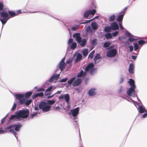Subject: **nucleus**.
I'll return each mask as SVG.
<instances>
[{
    "label": "nucleus",
    "instance_id": "obj_1",
    "mask_svg": "<svg viewBox=\"0 0 147 147\" xmlns=\"http://www.w3.org/2000/svg\"><path fill=\"white\" fill-rule=\"evenodd\" d=\"M8 13L6 11L3 10L1 12V16L2 18L0 19V21L2 24V27L9 18L17 15L13 11H9Z\"/></svg>",
    "mask_w": 147,
    "mask_h": 147
},
{
    "label": "nucleus",
    "instance_id": "obj_2",
    "mask_svg": "<svg viewBox=\"0 0 147 147\" xmlns=\"http://www.w3.org/2000/svg\"><path fill=\"white\" fill-rule=\"evenodd\" d=\"M29 111L27 110H20L15 113V115L11 116L10 118L9 121L15 118L19 119L20 118H26L29 115Z\"/></svg>",
    "mask_w": 147,
    "mask_h": 147
},
{
    "label": "nucleus",
    "instance_id": "obj_3",
    "mask_svg": "<svg viewBox=\"0 0 147 147\" xmlns=\"http://www.w3.org/2000/svg\"><path fill=\"white\" fill-rule=\"evenodd\" d=\"M94 65L92 63H89L85 68V71L82 70L79 74L78 75V77H81L85 76L87 72L89 71L90 74L93 75L96 72L97 70L96 68H93Z\"/></svg>",
    "mask_w": 147,
    "mask_h": 147
},
{
    "label": "nucleus",
    "instance_id": "obj_4",
    "mask_svg": "<svg viewBox=\"0 0 147 147\" xmlns=\"http://www.w3.org/2000/svg\"><path fill=\"white\" fill-rule=\"evenodd\" d=\"M15 96L19 100V103L20 105L25 104L26 105H28L32 102V100L31 99L26 100L25 98H24V95L23 94H16Z\"/></svg>",
    "mask_w": 147,
    "mask_h": 147
},
{
    "label": "nucleus",
    "instance_id": "obj_5",
    "mask_svg": "<svg viewBox=\"0 0 147 147\" xmlns=\"http://www.w3.org/2000/svg\"><path fill=\"white\" fill-rule=\"evenodd\" d=\"M136 88H133L132 87H130L127 91V94L128 96H122L123 98L126 99L129 102H131L132 101L130 100V99H132L130 98H129L128 97H135L137 96V94L135 93Z\"/></svg>",
    "mask_w": 147,
    "mask_h": 147
},
{
    "label": "nucleus",
    "instance_id": "obj_6",
    "mask_svg": "<svg viewBox=\"0 0 147 147\" xmlns=\"http://www.w3.org/2000/svg\"><path fill=\"white\" fill-rule=\"evenodd\" d=\"M21 126L22 125L20 124H14L11 125L8 127L7 129H9V132L13 134L17 140L18 137L16 136L17 134L14 129L16 131H19Z\"/></svg>",
    "mask_w": 147,
    "mask_h": 147
},
{
    "label": "nucleus",
    "instance_id": "obj_7",
    "mask_svg": "<svg viewBox=\"0 0 147 147\" xmlns=\"http://www.w3.org/2000/svg\"><path fill=\"white\" fill-rule=\"evenodd\" d=\"M74 38H75L76 41L80 43V45L82 47L84 46L86 44L87 41L85 39L82 40V38L80 36V34L79 33H76L73 36Z\"/></svg>",
    "mask_w": 147,
    "mask_h": 147
},
{
    "label": "nucleus",
    "instance_id": "obj_8",
    "mask_svg": "<svg viewBox=\"0 0 147 147\" xmlns=\"http://www.w3.org/2000/svg\"><path fill=\"white\" fill-rule=\"evenodd\" d=\"M51 106L46 102H42L39 105V108L43 112H47L50 111Z\"/></svg>",
    "mask_w": 147,
    "mask_h": 147
},
{
    "label": "nucleus",
    "instance_id": "obj_9",
    "mask_svg": "<svg viewBox=\"0 0 147 147\" xmlns=\"http://www.w3.org/2000/svg\"><path fill=\"white\" fill-rule=\"evenodd\" d=\"M130 100L132 101V102L134 103V105L137 108V109H138V111L140 113H143L145 111V109L144 107L141 105L139 103H138L137 102H136L131 99Z\"/></svg>",
    "mask_w": 147,
    "mask_h": 147
},
{
    "label": "nucleus",
    "instance_id": "obj_10",
    "mask_svg": "<svg viewBox=\"0 0 147 147\" xmlns=\"http://www.w3.org/2000/svg\"><path fill=\"white\" fill-rule=\"evenodd\" d=\"M117 51L115 49H113L109 50L107 53V56L109 57H115L117 53Z\"/></svg>",
    "mask_w": 147,
    "mask_h": 147
},
{
    "label": "nucleus",
    "instance_id": "obj_11",
    "mask_svg": "<svg viewBox=\"0 0 147 147\" xmlns=\"http://www.w3.org/2000/svg\"><path fill=\"white\" fill-rule=\"evenodd\" d=\"M96 12V10L94 9H92V10H88L87 11H86L84 13V16L86 18H88L90 15H91L92 17L94 15Z\"/></svg>",
    "mask_w": 147,
    "mask_h": 147
},
{
    "label": "nucleus",
    "instance_id": "obj_12",
    "mask_svg": "<svg viewBox=\"0 0 147 147\" xmlns=\"http://www.w3.org/2000/svg\"><path fill=\"white\" fill-rule=\"evenodd\" d=\"M65 57H64L58 64L59 67L61 71H63L65 68L66 64L65 63Z\"/></svg>",
    "mask_w": 147,
    "mask_h": 147
},
{
    "label": "nucleus",
    "instance_id": "obj_13",
    "mask_svg": "<svg viewBox=\"0 0 147 147\" xmlns=\"http://www.w3.org/2000/svg\"><path fill=\"white\" fill-rule=\"evenodd\" d=\"M79 107H77L71 110V114L74 117V119H76V117L79 113Z\"/></svg>",
    "mask_w": 147,
    "mask_h": 147
},
{
    "label": "nucleus",
    "instance_id": "obj_14",
    "mask_svg": "<svg viewBox=\"0 0 147 147\" xmlns=\"http://www.w3.org/2000/svg\"><path fill=\"white\" fill-rule=\"evenodd\" d=\"M59 99H65L67 104H68L70 99L69 95L68 94H62L59 96Z\"/></svg>",
    "mask_w": 147,
    "mask_h": 147
},
{
    "label": "nucleus",
    "instance_id": "obj_15",
    "mask_svg": "<svg viewBox=\"0 0 147 147\" xmlns=\"http://www.w3.org/2000/svg\"><path fill=\"white\" fill-rule=\"evenodd\" d=\"M71 44L70 46V48L71 49H74L77 47V44L76 42H73V39L70 38L68 41V44L69 45Z\"/></svg>",
    "mask_w": 147,
    "mask_h": 147
},
{
    "label": "nucleus",
    "instance_id": "obj_16",
    "mask_svg": "<svg viewBox=\"0 0 147 147\" xmlns=\"http://www.w3.org/2000/svg\"><path fill=\"white\" fill-rule=\"evenodd\" d=\"M97 93V90L96 88H92L88 91V94L90 96L95 95Z\"/></svg>",
    "mask_w": 147,
    "mask_h": 147
},
{
    "label": "nucleus",
    "instance_id": "obj_17",
    "mask_svg": "<svg viewBox=\"0 0 147 147\" xmlns=\"http://www.w3.org/2000/svg\"><path fill=\"white\" fill-rule=\"evenodd\" d=\"M110 26L112 30H118L119 28V26L118 24L115 22L111 23Z\"/></svg>",
    "mask_w": 147,
    "mask_h": 147
},
{
    "label": "nucleus",
    "instance_id": "obj_18",
    "mask_svg": "<svg viewBox=\"0 0 147 147\" xmlns=\"http://www.w3.org/2000/svg\"><path fill=\"white\" fill-rule=\"evenodd\" d=\"M59 74H56L53 75L49 79V81L51 82L55 80H57L59 76Z\"/></svg>",
    "mask_w": 147,
    "mask_h": 147
},
{
    "label": "nucleus",
    "instance_id": "obj_19",
    "mask_svg": "<svg viewBox=\"0 0 147 147\" xmlns=\"http://www.w3.org/2000/svg\"><path fill=\"white\" fill-rule=\"evenodd\" d=\"M82 82L81 79L78 78L76 80H74V82L72 84L73 86H76L78 85Z\"/></svg>",
    "mask_w": 147,
    "mask_h": 147
},
{
    "label": "nucleus",
    "instance_id": "obj_20",
    "mask_svg": "<svg viewBox=\"0 0 147 147\" xmlns=\"http://www.w3.org/2000/svg\"><path fill=\"white\" fill-rule=\"evenodd\" d=\"M125 91L126 89L125 88L122 86H121L119 87V88L118 90L119 94H123Z\"/></svg>",
    "mask_w": 147,
    "mask_h": 147
},
{
    "label": "nucleus",
    "instance_id": "obj_21",
    "mask_svg": "<svg viewBox=\"0 0 147 147\" xmlns=\"http://www.w3.org/2000/svg\"><path fill=\"white\" fill-rule=\"evenodd\" d=\"M128 82L131 86L130 87H132L133 88H136V86L134 84L135 82L132 79H130Z\"/></svg>",
    "mask_w": 147,
    "mask_h": 147
},
{
    "label": "nucleus",
    "instance_id": "obj_22",
    "mask_svg": "<svg viewBox=\"0 0 147 147\" xmlns=\"http://www.w3.org/2000/svg\"><path fill=\"white\" fill-rule=\"evenodd\" d=\"M134 65L133 63L130 64L129 68V71L131 74H132L134 73Z\"/></svg>",
    "mask_w": 147,
    "mask_h": 147
},
{
    "label": "nucleus",
    "instance_id": "obj_23",
    "mask_svg": "<svg viewBox=\"0 0 147 147\" xmlns=\"http://www.w3.org/2000/svg\"><path fill=\"white\" fill-rule=\"evenodd\" d=\"M91 26L92 29L95 30L96 29L98 28V24L95 22H92L91 23Z\"/></svg>",
    "mask_w": 147,
    "mask_h": 147
},
{
    "label": "nucleus",
    "instance_id": "obj_24",
    "mask_svg": "<svg viewBox=\"0 0 147 147\" xmlns=\"http://www.w3.org/2000/svg\"><path fill=\"white\" fill-rule=\"evenodd\" d=\"M125 38H126V37H125L124 36H120L119 37L118 40L121 41V43H125V44L127 45V42L126 41L125 42V41H124L125 40Z\"/></svg>",
    "mask_w": 147,
    "mask_h": 147
},
{
    "label": "nucleus",
    "instance_id": "obj_25",
    "mask_svg": "<svg viewBox=\"0 0 147 147\" xmlns=\"http://www.w3.org/2000/svg\"><path fill=\"white\" fill-rule=\"evenodd\" d=\"M100 58V54L98 53L95 56L94 58V60L95 61V63H98L100 60L99 59Z\"/></svg>",
    "mask_w": 147,
    "mask_h": 147
},
{
    "label": "nucleus",
    "instance_id": "obj_26",
    "mask_svg": "<svg viewBox=\"0 0 147 147\" xmlns=\"http://www.w3.org/2000/svg\"><path fill=\"white\" fill-rule=\"evenodd\" d=\"M127 34L128 36L130 37L128 39V40L129 41L131 42H132L135 40V39L133 38V36L130 33L128 32L127 33Z\"/></svg>",
    "mask_w": 147,
    "mask_h": 147
},
{
    "label": "nucleus",
    "instance_id": "obj_27",
    "mask_svg": "<svg viewBox=\"0 0 147 147\" xmlns=\"http://www.w3.org/2000/svg\"><path fill=\"white\" fill-rule=\"evenodd\" d=\"M120 14V15L118 16L117 20V21L119 22H120L122 20L124 13H122Z\"/></svg>",
    "mask_w": 147,
    "mask_h": 147
},
{
    "label": "nucleus",
    "instance_id": "obj_28",
    "mask_svg": "<svg viewBox=\"0 0 147 147\" xmlns=\"http://www.w3.org/2000/svg\"><path fill=\"white\" fill-rule=\"evenodd\" d=\"M8 127H5L4 129V130L3 129H1L0 130V134L1 133L2 134H4L5 133L9 132V129H7Z\"/></svg>",
    "mask_w": 147,
    "mask_h": 147
},
{
    "label": "nucleus",
    "instance_id": "obj_29",
    "mask_svg": "<svg viewBox=\"0 0 147 147\" xmlns=\"http://www.w3.org/2000/svg\"><path fill=\"white\" fill-rule=\"evenodd\" d=\"M82 57V56L81 54L79 53L77 55L76 59H75V61L76 62L77 61H80Z\"/></svg>",
    "mask_w": 147,
    "mask_h": 147
},
{
    "label": "nucleus",
    "instance_id": "obj_30",
    "mask_svg": "<svg viewBox=\"0 0 147 147\" xmlns=\"http://www.w3.org/2000/svg\"><path fill=\"white\" fill-rule=\"evenodd\" d=\"M53 88L52 86H50L45 91V93L46 94H50V93L51 92V90Z\"/></svg>",
    "mask_w": 147,
    "mask_h": 147
},
{
    "label": "nucleus",
    "instance_id": "obj_31",
    "mask_svg": "<svg viewBox=\"0 0 147 147\" xmlns=\"http://www.w3.org/2000/svg\"><path fill=\"white\" fill-rule=\"evenodd\" d=\"M134 50L135 51H137L138 50H139L141 48L138 45L137 43H134Z\"/></svg>",
    "mask_w": 147,
    "mask_h": 147
},
{
    "label": "nucleus",
    "instance_id": "obj_32",
    "mask_svg": "<svg viewBox=\"0 0 147 147\" xmlns=\"http://www.w3.org/2000/svg\"><path fill=\"white\" fill-rule=\"evenodd\" d=\"M147 42H145L142 40H139L138 42V44L140 45V48H141L143 45L146 44Z\"/></svg>",
    "mask_w": 147,
    "mask_h": 147
},
{
    "label": "nucleus",
    "instance_id": "obj_33",
    "mask_svg": "<svg viewBox=\"0 0 147 147\" xmlns=\"http://www.w3.org/2000/svg\"><path fill=\"white\" fill-rule=\"evenodd\" d=\"M115 15L114 14H113L110 16L109 18V20L110 22L113 21L115 20Z\"/></svg>",
    "mask_w": 147,
    "mask_h": 147
},
{
    "label": "nucleus",
    "instance_id": "obj_34",
    "mask_svg": "<svg viewBox=\"0 0 147 147\" xmlns=\"http://www.w3.org/2000/svg\"><path fill=\"white\" fill-rule=\"evenodd\" d=\"M88 49H84L82 52V55L84 56H86L88 53Z\"/></svg>",
    "mask_w": 147,
    "mask_h": 147
},
{
    "label": "nucleus",
    "instance_id": "obj_35",
    "mask_svg": "<svg viewBox=\"0 0 147 147\" xmlns=\"http://www.w3.org/2000/svg\"><path fill=\"white\" fill-rule=\"evenodd\" d=\"M32 94V92H29L24 94L25 98H28Z\"/></svg>",
    "mask_w": 147,
    "mask_h": 147
},
{
    "label": "nucleus",
    "instance_id": "obj_36",
    "mask_svg": "<svg viewBox=\"0 0 147 147\" xmlns=\"http://www.w3.org/2000/svg\"><path fill=\"white\" fill-rule=\"evenodd\" d=\"M105 37L107 39H111L112 38L111 34L110 33H106L105 35Z\"/></svg>",
    "mask_w": 147,
    "mask_h": 147
},
{
    "label": "nucleus",
    "instance_id": "obj_37",
    "mask_svg": "<svg viewBox=\"0 0 147 147\" xmlns=\"http://www.w3.org/2000/svg\"><path fill=\"white\" fill-rule=\"evenodd\" d=\"M111 44V42L110 41H107L105 43L103 46L105 47H108Z\"/></svg>",
    "mask_w": 147,
    "mask_h": 147
},
{
    "label": "nucleus",
    "instance_id": "obj_38",
    "mask_svg": "<svg viewBox=\"0 0 147 147\" xmlns=\"http://www.w3.org/2000/svg\"><path fill=\"white\" fill-rule=\"evenodd\" d=\"M112 30L111 26H107L105 27L104 29V31L106 32H109Z\"/></svg>",
    "mask_w": 147,
    "mask_h": 147
},
{
    "label": "nucleus",
    "instance_id": "obj_39",
    "mask_svg": "<svg viewBox=\"0 0 147 147\" xmlns=\"http://www.w3.org/2000/svg\"><path fill=\"white\" fill-rule=\"evenodd\" d=\"M55 102V100H48L47 103L49 105H52L54 104Z\"/></svg>",
    "mask_w": 147,
    "mask_h": 147
},
{
    "label": "nucleus",
    "instance_id": "obj_40",
    "mask_svg": "<svg viewBox=\"0 0 147 147\" xmlns=\"http://www.w3.org/2000/svg\"><path fill=\"white\" fill-rule=\"evenodd\" d=\"M76 79V77H73L72 78H71V79L69 80L68 81V83L69 84H71L74 81V80Z\"/></svg>",
    "mask_w": 147,
    "mask_h": 147
},
{
    "label": "nucleus",
    "instance_id": "obj_41",
    "mask_svg": "<svg viewBox=\"0 0 147 147\" xmlns=\"http://www.w3.org/2000/svg\"><path fill=\"white\" fill-rule=\"evenodd\" d=\"M79 28V25H75L74 26L72 27L71 28V30L73 31H76V30Z\"/></svg>",
    "mask_w": 147,
    "mask_h": 147
},
{
    "label": "nucleus",
    "instance_id": "obj_42",
    "mask_svg": "<svg viewBox=\"0 0 147 147\" xmlns=\"http://www.w3.org/2000/svg\"><path fill=\"white\" fill-rule=\"evenodd\" d=\"M95 51H92L89 55L88 58L92 59L93 57V55Z\"/></svg>",
    "mask_w": 147,
    "mask_h": 147
},
{
    "label": "nucleus",
    "instance_id": "obj_43",
    "mask_svg": "<svg viewBox=\"0 0 147 147\" xmlns=\"http://www.w3.org/2000/svg\"><path fill=\"white\" fill-rule=\"evenodd\" d=\"M91 26H89L87 27L86 28V31L89 32H91L92 31V30L91 28Z\"/></svg>",
    "mask_w": 147,
    "mask_h": 147
},
{
    "label": "nucleus",
    "instance_id": "obj_44",
    "mask_svg": "<svg viewBox=\"0 0 147 147\" xmlns=\"http://www.w3.org/2000/svg\"><path fill=\"white\" fill-rule=\"evenodd\" d=\"M17 105L16 103H14L13 106L12 107L11 109V111H13L14 110V109H16V107Z\"/></svg>",
    "mask_w": 147,
    "mask_h": 147
},
{
    "label": "nucleus",
    "instance_id": "obj_45",
    "mask_svg": "<svg viewBox=\"0 0 147 147\" xmlns=\"http://www.w3.org/2000/svg\"><path fill=\"white\" fill-rule=\"evenodd\" d=\"M39 112H37V113H34L33 114H32V115H31V118H33V117H35V116H37V115L38 114H39Z\"/></svg>",
    "mask_w": 147,
    "mask_h": 147
},
{
    "label": "nucleus",
    "instance_id": "obj_46",
    "mask_svg": "<svg viewBox=\"0 0 147 147\" xmlns=\"http://www.w3.org/2000/svg\"><path fill=\"white\" fill-rule=\"evenodd\" d=\"M67 78H63L61 80H59V82H65L67 81Z\"/></svg>",
    "mask_w": 147,
    "mask_h": 147
},
{
    "label": "nucleus",
    "instance_id": "obj_47",
    "mask_svg": "<svg viewBox=\"0 0 147 147\" xmlns=\"http://www.w3.org/2000/svg\"><path fill=\"white\" fill-rule=\"evenodd\" d=\"M118 32H119L118 31H115V32L113 33L112 35L113 36L115 37L117 35Z\"/></svg>",
    "mask_w": 147,
    "mask_h": 147
},
{
    "label": "nucleus",
    "instance_id": "obj_48",
    "mask_svg": "<svg viewBox=\"0 0 147 147\" xmlns=\"http://www.w3.org/2000/svg\"><path fill=\"white\" fill-rule=\"evenodd\" d=\"M72 62V60L70 59H68L66 61V64H68L71 63Z\"/></svg>",
    "mask_w": 147,
    "mask_h": 147
},
{
    "label": "nucleus",
    "instance_id": "obj_49",
    "mask_svg": "<svg viewBox=\"0 0 147 147\" xmlns=\"http://www.w3.org/2000/svg\"><path fill=\"white\" fill-rule=\"evenodd\" d=\"M36 91L37 92L44 91L45 89L42 88H39Z\"/></svg>",
    "mask_w": 147,
    "mask_h": 147
},
{
    "label": "nucleus",
    "instance_id": "obj_50",
    "mask_svg": "<svg viewBox=\"0 0 147 147\" xmlns=\"http://www.w3.org/2000/svg\"><path fill=\"white\" fill-rule=\"evenodd\" d=\"M92 21V20H91V19L89 20H85L84 22H82V24H86V23H87L88 22H90Z\"/></svg>",
    "mask_w": 147,
    "mask_h": 147
},
{
    "label": "nucleus",
    "instance_id": "obj_51",
    "mask_svg": "<svg viewBox=\"0 0 147 147\" xmlns=\"http://www.w3.org/2000/svg\"><path fill=\"white\" fill-rule=\"evenodd\" d=\"M127 7H125L124 8V9L121 12H120V13H119V14H122V13H124V11L126 10L127 8Z\"/></svg>",
    "mask_w": 147,
    "mask_h": 147
},
{
    "label": "nucleus",
    "instance_id": "obj_52",
    "mask_svg": "<svg viewBox=\"0 0 147 147\" xmlns=\"http://www.w3.org/2000/svg\"><path fill=\"white\" fill-rule=\"evenodd\" d=\"M38 96L40 97L42 96L43 95V92H40L37 93Z\"/></svg>",
    "mask_w": 147,
    "mask_h": 147
},
{
    "label": "nucleus",
    "instance_id": "obj_53",
    "mask_svg": "<svg viewBox=\"0 0 147 147\" xmlns=\"http://www.w3.org/2000/svg\"><path fill=\"white\" fill-rule=\"evenodd\" d=\"M38 96V94H37H37H35L34 95H33L32 96V98L33 99H34L35 98H37Z\"/></svg>",
    "mask_w": 147,
    "mask_h": 147
},
{
    "label": "nucleus",
    "instance_id": "obj_54",
    "mask_svg": "<svg viewBox=\"0 0 147 147\" xmlns=\"http://www.w3.org/2000/svg\"><path fill=\"white\" fill-rule=\"evenodd\" d=\"M91 43L92 45H95L96 43V39H94L91 42Z\"/></svg>",
    "mask_w": 147,
    "mask_h": 147
},
{
    "label": "nucleus",
    "instance_id": "obj_55",
    "mask_svg": "<svg viewBox=\"0 0 147 147\" xmlns=\"http://www.w3.org/2000/svg\"><path fill=\"white\" fill-rule=\"evenodd\" d=\"M119 24L120 28L122 30H123L124 29V28H123V27L122 26V24H121V22H119Z\"/></svg>",
    "mask_w": 147,
    "mask_h": 147
},
{
    "label": "nucleus",
    "instance_id": "obj_56",
    "mask_svg": "<svg viewBox=\"0 0 147 147\" xmlns=\"http://www.w3.org/2000/svg\"><path fill=\"white\" fill-rule=\"evenodd\" d=\"M129 50H130V51H131V52L132 51H133V46H129Z\"/></svg>",
    "mask_w": 147,
    "mask_h": 147
},
{
    "label": "nucleus",
    "instance_id": "obj_57",
    "mask_svg": "<svg viewBox=\"0 0 147 147\" xmlns=\"http://www.w3.org/2000/svg\"><path fill=\"white\" fill-rule=\"evenodd\" d=\"M124 79L123 78H120L119 80V83L120 84L122 83Z\"/></svg>",
    "mask_w": 147,
    "mask_h": 147
},
{
    "label": "nucleus",
    "instance_id": "obj_58",
    "mask_svg": "<svg viewBox=\"0 0 147 147\" xmlns=\"http://www.w3.org/2000/svg\"><path fill=\"white\" fill-rule=\"evenodd\" d=\"M147 117V113H146L145 114H144L142 116V117L143 118H145L146 117Z\"/></svg>",
    "mask_w": 147,
    "mask_h": 147
},
{
    "label": "nucleus",
    "instance_id": "obj_59",
    "mask_svg": "<svg viewBox=\"0 0 147 147\" xmlns=\"http://www.w3.org/2000/svg\"><path fill=\"white\" fill-rule=\"evenodd\" d=\"M54 95L55 94H53L52 95L48 96H47L48 98V99H49V98H51L53 97Z\"/></svg>",
    "mask_w": 147,
    "mask_h": 147
},
{
    "label": "nucleus",
    "instance_id": "obj_60",
    "mask_svg": "<svg viewBox=\"0 0 147 147\" xmlns=\"http://www.w3.org/2000/svg\"><path fill=\"white\" fill-rule=\"evenodd\" d=\"M61 91H58L56 92L55 94H61Z\"/></svg>",
    "mask_w": 147,
    "mask_h": 147
},
{
    "label": "nucleus",
    "instance_id": "obj_61",
    "mask_svg": "<svg viewBox=\"0 0 147 147\" xmlns=\"http://www.w3.org/2000/svg\"><path fill=\"white\" fill-rule=\"evenodd\" d=\"M99 16H96L93 18V19H91V20H92V21L94 20L95 19H97L98 18Z\"/></svg>",
    "mask_w": 147,
    "mask_h": 147
},
{
    "label": "nucleus",
    "instance_id": "obj_62",
    "mask_svg": "<svg viewBox=\"0 0 147 147\" xmlns=\"http://www.w3.org/2000/svg\"><path fill=\"white\" fill-rule=\"evenodd\" d=\"M6 118L5 117L3 118L1 120V123H3L5 121Z\"/></svg>",
    "mask_w": 147,
    "mask_h": 147
},
{
    "label": "nucleus",
    "instance_id": "obj_63",
    "mask_svg": "<svg viewBox=\"0 0 147 147\" xmlns=\"http://www.w3.org/2000/svg\"><path fill=\"white\" fill-rule=\"evenodd\" d=\"M34 109H35V110L36 111L38 110V107L35 106V107H34Z\"/></svg>",
    "mask_w": 147,
    "mask_h": 147
},
{
    "label": "nucleus",
    "instance_id": "obj_64",
    "mask_svg": "<svg viewBox=\"0 0 147 147\" xmlns=\"http://www.w3.org/2000/svg\"><path fill=\"white\" fill-rule=\"evenodd\" d=\"M137 57L136 56H132V59H136Z\"/></svg>",
    "mask_w": 147,
    "mask_h": 147
}]
</instances>
